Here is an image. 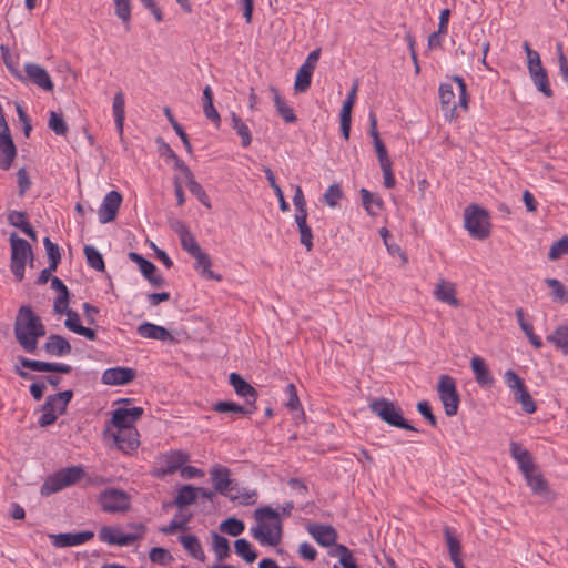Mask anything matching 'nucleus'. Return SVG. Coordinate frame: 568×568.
Segmentation results:
<instances>
[{
	"label": "nucleus",
	"mask_w": 568,
	"mask_h": 568,
	"mask_svg": "<svg viewBox=\"0 0 568 568\" xmlns=\"http://www.w3.org/2000/svg\"><path fill=\"white\" fill-rule=\"evenodd\" d=\"M65 486L59 475L58 471H55L53 475L49 476L42 484L40 488V494L44 497H49L52 494H55L62 489H64Z\"/></svg>",
	"instance_id": "37998d69"
},
{
	"label": "nucleus",
	"mask_w": 568,
	"mask_h": 568,
	"mask_svg": "<svg viewBox=\"0 0 568 568\" xmlns=\"http://www.w3.org/2000/svg\"><path fill=\"white\" fill-rule=\"evenodd\" d=\"M510 456L517 462L523 475L534 470L536 464L532 462L531 454L517 442H510Z\"/></svg>",
	"instance_id": "393cba45"
},
{
	"label": "nucleus",
	"mask_w": 568,
	"mask_h": 568,
	"mask_svg": "<svg viewBox=\"0 0 568 568\" xmlns=\"http://www.w3.org/2000/svg\"><path fill=\"white\" fill-rule=\"evenodd\" d=\"M527 485L531 488L532 493L535 495L546 497L549 495L550 490L548 487L547 480L544 478L542 474L539 471L537 465L535 466L534 470H530L527 473V475H524Z\"/></svg>",
	"instance_id": "c756f323"
},
{
	"label": "nucleus",
	"mask_w": 568,
	"mask_h": 568,
	"mask_svg": "<svg viewBox=\"0 0 568 568\" xmlns=\"http://www.w3.org/2000/svg\"><path fill=\"white\" fill-rule=\"evenodd\" d=\"M17 156V146L12 140L11 132L0 133V169L9 170Z\"/></svg>",
	"instance_id": "412c9836"
},
{
	"label": "nucleus",
	"mask_w": 568,
	"mask_h": 568,
	"mask_svg": "<svg viewBox=\"0 0 568 568\" xmlns=\"http://www.w3.org/2000/svg\"><path fill=\"white\" fill-rule=\"evenodd\" d=\"M232 128L241 136V145L247 148L252 143V134L250 128L242 121V119L235 113H231Z\"/></svg>",
	"instance_id": "a19ab883"
},
{
	"label": "nucleus",
	"mask_w": 568,
	"mask_h": 568,
	"mask_svg": "<svg viewBox=\"0 0 568 568\" xmlns=\"http://www.w3.org/2000/svg\"><path fill=\"white\" fill-rule=\"evenodd\" d=\"M263 172L265 173V176L270 183V186L274 190V192L278 199L280 210L282 212H287L290 210V205L284 199L283 191H282L281 186L276 183V179H275L273 171L268 166H264Z\"/></svg>",
	"instance_id": "49530a36"
},
{
	"label": "nucleus",
	"mask_w": 568,
	"mask_h": 568,
	"mask_svg": "<svg viewBox=\"0 0 568 568\" xmlns=\"http://www.w3.org/2000/svg\"><path fill=\"white\" fill-rule=\"evenodd\" d=\"M313 72L314 70L308 68V65L305 67L302 64L300 67L294 83V89L296 92H305L308 90L311 87Z\"/></svg>",
	"instance_id": "c03bdc74"
},
{
	"label": "nucleus",
	"mask_w": 568,
	"mask_h": 568,
	"mask_svg": "<svg viewBox=\"0 0 568 568\" xmlns=\"http://www.w3.org/2000/svg\"><path fill=\"white\" fill-rule=\"evenodd\" d=\"M94 537V532L91 530L78 531V532H61L51 535L52 545L57 548L73 547L84 544Z\"/></svg>",
	"instance_id": "f3484780"
},
{
	"label": "nucleus",
	"mask_w": 568,
	"mask_h": 568,
	"mask_svg": "<svg viewBox=\"0 0 568 568\" xmlns=\"http://www.w3.org/2000/svg\"><path fill=\"white\" fill-rule=\"evenodd\" d=\"M504 381L513 392L515 400L521 405V409L526 414H534L537 410V406L524 379L515 371L507 369L504 374Z\"/></svg>",
	"instance_id": "0eeeda50"
},
{
	"label": "nucleus",
	"mask_w": 568,
	"mask_h": 568,
	"mask_svg": "<svg viewBox=\"0 0 568 568\" xmlns=\"http://www.w3.org/2000/svg\"><path fill=\"white\" fill-rule=\"evenodd\" d=\"M83 252L90 267L99 272H103L105 270L104 258L97 247L85 245Z\"/></svg>",
	"instance_id": "79ce46f5"
},
{
	"label": "nucleus",
	"mask_w": 568,
	"mask_h": 568,
	"mask_svg": "<svg viewBox=\"0 0 568 568\" xmlns=\"http://www.w3.org/2000/svg\"><path fill=\"white\" fill-rule=\"evenodd\" d=\"M368 407L373 414L392 427L409 432H418L417 428L404 418L402 408L395 402L387 398H377L371 402Z\"/></svg>",
	"instance_id": "f03ea898"
},
{
	"label": "nucleus",
	"mask_w": 568,
	"mask_h": 568,
	"mask_svg": "<svg viewBox=\"0 0 568 568\" xmlns=\"http://www.w3.org/2000/svg\"><path fill=\"white\" fill-rule=\"evenodd\" d=\"M9 242L11 246L10 270L16 280L21 282L24 278L27 261L29 260V265L33 266L34 254L30 243L18 236L16 232L10 234Z\"/></svg>",
	"instance_id": "7ed1b4c3"
},
{
	"label": "nucleus",
	"mask_w": 568,
	"mask_h": 568,
	"mask_svg": "<svg viewBox=\"0 0 568 568\" xmlns=\"http://www.w3.org/2000/svg\"><path fill=\"white\" fill-rule=\"evenodd\" d=\"M138 430L136 429H121L118 428V432L113 434L114 442L116 447L123 453H129L131 450H135L139 447L138 440Z\"/></svg>",
	"instance_id": "cd10ccee"
},
{
	"label": "nucleus",
	"mask_w": 568,
	"mask_h": 568,
	"mask_svg": "<svg viewBox=\"0 0 568 568\" xmlns=\"http://www.w3.org/2000/svg\"><path fill=\"white\" fill-rule=\"evenodd\" d=\"M229 382L233 386L235 393L243 397L247 405L256 406V400L258 397L257 390L247 383L240 374L231 373L229 376Z\"/></svg>",
	"instance_id": "6ab92c4d"
},
{
	"label": "nucleus",
	"mask_w": 568,
	"mask_h": 568,
	"mask_svg": "<svg viewBox=\"0 0 568 568\" xmlns=\"http://www.w3.org/2000/svg\"><path fill=\"white\" fill-rule=\"evenodd\" d=\"M0 52L2 61L7 69L14 75V78L22 79V73L14 67L9 47L6 44H1Z\"/></svg>",
	"instance_id": "0e129e2a"
},
{
	"label": "nucleus",
	"mask_w": 568,
	"mask_h": 568,
	"mask_svg": "<svg viewBox=\"0 0 568 568\" xmlns=\"http://www.w3.org/2000/svg\"><path fill=\"white\" fill-rule=\"evenodd\" d=\"M58 473L65 488L77 484L85 476V471L81 465L61 468Z\"/></svg>",
	"instance_id": "58836bf2"
},
{
	"label": "nucleus",
	"mask_w": 568,
	"mask_h": 568,
	"mask_svg": "<svg viewBox=\"0 0 568 568\" xmlns=\"http://www.w3.org/2000/svg\"><path fill=\"white\" fill-rule=\"evenodd\" d=\"M452 80L457 84L459 91V101L458 105L464 110L468 108V93L467 85L464 79L459 75H453ZM439 99L442 104V110L446 113V116L450 119L457 118L456 110L457 103L455 102V92L450 83H442L439 85Z\"/></svg>",
	"instance_id": "20e7f679"
},
{
	"label": "nucleus",
	"mask_w": 568,
	"mask_h": 568,
	"mask_svg": "<svg viewBox=\"0 0 568 568\" xmlns=\"http://www.w3.org/2000/svg\"><path fill=\"white\" fill-rule=\"evenodd\" d=\"M7 222L19 229L22 232V227H27L29 223L28 213L26 211L10 210L7 214Z\"/></svg>",
	"instance_id": "6e6d98bb"
},
{
	"label": "nucleus",
	"mask_w": 568,
	"mask_h": 568,
	"mask_svg": "<svg viewBox=\"0 0 568 568\" xmlns=\"http://www.w3.org/2000/svg\"><path fill=\"white\" fill-rule=\"evenodd\" d=\"M464 226L473 239H487L490 235L488 211L477 204L468 205L464 212Z\"/></svg>",
	"instance_id": "39448f33"
},
{
	"label": "nucleus",
	"mask_w": 568,
	"mask_h": 568,
	"mask_svg": "<svg viewBox=\"0 0 568 568\" xmlns=\"http://www.w3.org/2000/svg\"><path fill=\"white\" fill-rule=\"evenodd\" d=\"M568 254V236L565 235L558 241L554 242L548 252V258L550 261H557L562 255Z\"/></svg>",
	"instance_id": "4d7b16f0"
},
{
	"label": "nucleus",
	"mask_w": 568,
	"mask_h": 568,
	"mask_svg": "<svg viewBox=\"0 0 568 568\" xmlns=\"http://www.w3.org/2000/svg\"><path fill=\"white\" fill-rule=\"evenodd\" d=\"M43 349L50 356L62 357L69 355L72 347L69 341L59 334H51L43 345Z\"/></svg>",
	"instance_id": "a878e982"
},
{
	"label": "nucleus",
	"mask_w": 568,
	"mask_h": 568,
	"mask_svg": "<svg viewBox=\"0 0 568 568\" xmlns=\"http://www.w3.org/2000/svg\"><path fill=\"white\" fill-rule=\"evenodd\" d=\"M162 460L164 466L156 470L155 476L158 477L171 475L176 470L182 469L183 465L190 460V456L185 452L173 450L169 454H165Z\"/></svg>",
	"instance_id": "a211bd4d"
},
{
	"label": "nucleus",
	"mask_w": 568,
	"mask_h": 568,
	"mask_svg": "<svg viewBox=\"0 0 568 568\" xmlns=\"http://www.w3.org/2000/svg\"><path fill=\"white\" fill-rule=\"evenodd\" d=\"M470 367L474 373L475 381L479 386H493L495 379L484 358L474 356L470 361Z\"/></svg>",
	"instance_id": "bb28decb"
},
{
	"label": "nucleus",
	"mask_w": 568,
	"mask_h": 568,
	"mask_svg": "<svg viewBox=\"0 0 568 568\" xmlns=\"http://www.w3.org/2000/svg\"><path fill=\"white\" fill-rule=\"evenodd\" d=\"M530 78L534 84L536 85L537 90L541 92L545 97L551 98L554 95V91L550 87L547 71H542L539 73L535 72V74H532Z\"/></svg>",
	"instance_id": "864d4df0"
},
{
	"label": "nucleus",
	"mask_w": 568,
	"mask_h": 568,
	"mask_svg": "<svg viewBox=\"0 0 568 568\" xmlns=\"http://www.w3.org/2000/svg\"><path fill=\"white\" fill-rule=\"evenodd\" d=\"M149 558L153 564L162 566H165L173 560V556L163 547H153L149 552Z\"/></svg>",
	"instance_id": "052dcab7"
},
{
	"label": "nucleus",
	"mask_w": 568,
	"mask_h": 568,
	"mask_svg": "<svg viewBox=\"0 0 568 568\" xmlns=\"http://www.w3.org/2000/svg\"><path fill=\"white\" fill-rule=\"evenodd\" d=\"M18 362L23 368L33 371V372H42L50 373V362H42L37 359L27 358L23 356L18 357Z\"/></svg>",
	"instance_id": "13d9d810"
},
{
	"label": "nucleus",
	"mask_w": 568,
	"mask_h": 568,
	"mask_svg": "<svg viewBox=\"0 0 568 568\" xmlns=\"http://www.w3.org/2000/svg\"><path fill=\"white\" fill-rule=\"evenodd\" d=\"M342 197L343 191L341 186L334 183L329 185L326 192L324 193L323 202L331 207H335Z\"/></svg>",
	"instance_id": "680f3d73"
},
{
	"label": "nucleus",
	"mask_w": 568,
	"mask_h": 568,
	"mask_svg": "<svg viewBox=\"0 0 568 568\" xmlns=\"http://www.w3.org/2000/svg\"><path fill=\"white\" fill-rule=\"evenodd\" d=\"M192 257L195 258V261H196L194 267L196 270L201 268V275L203 277H206L209 280L222 281V275L216 274L213 271H211L212 262H211V257L207 253H205L201 250Z\"/></svg>",
	"instance_id": "f704fd0d"
},
{
	"label": "nucleus",
	"mask_w": 568,
	"mask_h": 568,
	"mask_svg": "<svg viewBox=\"0 0 568 568\" xmlns=\"http://www.w3.org/2000/svg\"><path fill=\"white\" fill-rule=\"evenodd\" d=\"M359 195L363 206L368 215L376 216L383 209V200L377 194L369 192L367 189H361Z\"/></svg>",
	"instance_id": "2f4dec72"
},
{
	"label": "nucleus",
	"mask_w": 568,
	"mask_h": 568,
	"mask_svg": "<svg viewBox=\"0 0 568 568\" xmlns=\"http://www.w3.org/2000/svg\"><path fill=\"white\" fill-rule=\"evenodd\" d=\"M182 516V511H178L174 517L171 519L169 525L160 528V531L163 535H173L176 530L186 531L189 527H185L183 523L179 519Z\"/></svg>",
	"instance_id": "69168bd1"
},
{
	"label": "nucleus",
	"mask_w": 568,
	"mask_h": 568,
	"mask_svg": "<svg viewBox=\"0 0 568 568\" xmlns=\"http://www.w3.org/2000/svg\"><path fill=\"white\" fill-rule=\"evenodd\" d=\"M369 135L373 139L374 148L379 161L381 166H385L387 164H392V161L388 156L387 149L384 142L379 138V133L377 131V118L374 112H369Z\"/></svg>",
	"instance_id": "5701e85b"
},
{
	"label": "nucleus",
	"mask_w": 568,
	"mask_h": 568,
	"mask_svg": "<svg viewBox=\"0 0 568 568\" xmlns=\"http://www.w3.org/2000/svg\"><path fill=\"white\" fill-rule=\"evenodd\" d=\"M437 393L445 414L449 417L455 416L460 403L456 381L449 375H440L437 383Z\"/></svg>",
	"instance_id": "6e6552de"
},
{
	"label": "nucleus",
	"mask_w": 568,
	"mask_h": 568,
	"mask_svg": "<svg viewBox=\"0 0 568 568\" xmlns=\"http://www.w3.org/2000/svg\"><path fill=\"white\" fill-rule=\"evenodd\" d=\"M122 201L123 197L120 192H108L98 212L99 221L103 224L114 221L118 215L119 209L122 204Z\"/></svg>",
	"instance_id": "4468645a"
},
{
	"label": "nucleus",
	"mask_w": 568,
	"mask_h": 568,
	"mask_svg": "<svg viewBox=\"0 0 568 568\" xmlns=\"http://www.w3.org/2000/svg\"><path fill=\"white\" fill-rule=\"evenodd\" d=\"M181 246L184 251H186L191 256L195 255L199 251H201V247L195 240L194 235L190 232L185 235H182L180 237Z\"/></svg>",
	"instance_id": "338daca9"
},
{
	"label": "nucleus",
	"mask_w": 568,
	"mask_h": 568,
	"mask_svg": "<svg viewBox=\"0 0 568 568\" xmlns=\"http://www.w3.org/2000/svg\"><path fill=\"white\" fill-rule=\"evenodd\" d=\"M72 398L73 392L71 389L49 395L41 409L43 413H55L58 410L60 414H64Z\"/></svg>",
	"instance_id": "4be33fe9"
},
{
	"label": "nucleus",
	"mask_w": 568,
	"mask_h": 568,
	"mask_svg": "<svg viewBox=\"0 0 568 568\" xmlns=\"http://www.w3.org/2000/svg\"><path fill=\"white\" fill-rule=\"evenodd\" d=\"M45 326L43 325L40 316H36L34 328H33V337L31 338V344L29 348V354L39 355V339L45 335Z\"/></svg>",
	"instance_id": "5fc2aeb1"
},
{
	"label": "nucleus",
	"mask_w": 568,
	"mask_h": 568,
	"mask_svg": "<svg viewBox=\"0 0 568 568\" xmlns=\"http://www.w3.org/2000/svg\"><path fill=\"white\" fill-rule=\"evenodd\" d=\"M136 377V371L131 367L116 366L108 368L102 374V383L105 385H128Z\"/></svg>",
	"instance_id": "dca6fc26"
},
{
	"label": "nucleus",
	"mask_w": 568,
	"mask_h": 568,
	"mask_svg": "<svg viewBox=\"0 0 568 568\" xmlns=\"http://www.w3.org/2000/svg\"><path fill=\"white\" fill-rule=\"evenodd\" d=\"M444 536L446 539L448 552L450 556V560H456L460 558L462 555V545L458 538L452 532L449 527H445Z\"/></svg>",
	"instance_id": "3c124183"
},
{
	"label": "nucleus",
	"mask_w": 568,
	"mask_h": 568,
	"mask_svg": "<svg viewBox=\"0 0 568 568\" xmlns=\"http://www.w3.org/2000/svg\"><path fill=\"white\" fill-rule=\"evenodd\" d=\"M234 549L237 556H240L247 564H252L257 558V551L253 548L252 544L245 538H239L234 542Z\"/></svg>",
	"instance_id": "ea45409f"
},
{
	"label": "nucleus",
	"mask_w": 568,
	"mask_h": 568,
	"mask_svg": "<svg viewBox=\"0 0 568 568\" xmlns=\"http://www.w3.org/2000/svg\"><path fill=\"white\" fill-rule=\"evenodd\" d=\"M179 541L183 545L184 549L194 558L200 561L205 560V554L202 549L199 538L194 535H182Z\"/></svg>",
	"instance_id": "c9c22d12"
},
{
	"label": "nucleus",
	"mask_w": 568,
	"mask_h": 568,
	"mask_svg": "<svg viewBox=\"0 0 568 568\" xmlns=\"http://www.w3.org/2000/svg\"><path fill=\"white\" fill-rule=\"evenodd\" d=\"M132 527L139 529L141 534H122L110 526H103L99 531V538L109 545L129 546L141 539L146 531V526L141 523L133 524Z\"/></svg>",
	"instance_id": "9d476101"
},
{
	"label": "nucleus",
	"mask_w": 568,
	"mask_h": 568,
	"mask_svg": "<svg viewBox=\"0 0 568 568\" xmlns=\"http://www.w3.org/2000/svg\"><path fill=\"white\" fill-rule=\"evenodd\" d=\"M136 333L143 338L175 342L174 337L165 327L150 322L141 323L136 328Z\"/></svg>",
	"instance_id": "b1692460"
},
{
	"label": "nucleus",
	"mask_w": 568,
	"mask_h": 568,
	"mask_svg": "<svg viewBox=\"0 0 568 568\" xmlns=\"http://www.w3.org/2000/svg\"><path fill=\"white\" fill-rule=\"evenodd\" d=\"M308 534L323 547H331L335 545L337 539V531L333 526L315 524L307 527Z\"/></svg>",
	"instance_id": "aec40b11"
},
{
	"label": "nucleus",
	"mask_w": 568,
	"mask_h": 568,
	"mask_svg": "<svg viewBox=\"0 0 568 568\" xmlns=\"http://www.w3.org/2000/svg\"><path fill=\"white\" fill-rule=\"evenodd\" d=\"M211 479L215 491L223 496H229L235 489L237 483L230 478L231 470L222 465H214L210 469Z\"/></svg>",
	"instance_id": "ddd939ff"
},
{
	"label": "nucleus",
	"mask_w": 568,
	"mask_h": 568,
	"mask_svg": "<svg viewBox=\"0 0 568 568\" xmlns=\"http://www.w3.org/2000/svg\"><path fill=\"white\" fill-rule=\"evenodd\" d=\"M245 529L244 523L236 517H229L220 524V530L232 537L241 535Z\"/></svg>",
	"instance_id": "de8ad7c7"
},
{
	"label": "nucleus",
	"mask_w": 568,
	"mask_h": 568,
	"mask_svg": "<svg viewBox=\"0 0 568 568\" xmlns=\"http://www.w3.org/2000/svg\"><path fill=\"white\" fill-rule=\"evenodd\" d=\"M48 126L57 134V135H65L68 132V124L65 123L63 116L54 111L50 112V118L48 122Z\"/></svg>",
	"instance_id": "bf43d9fd"
},
{
	"label": "nucleus",
	"mask_w": 568,
	"mask_h": 568,
	"mask_svg": "<svg viewBox=\"0 0 568 568\" xmlns=\"http://www.w3.org/2000/svg\"><path fill=\"white\" fill-rule=\"evenodd\" d=\"M417 412L429 423L430 426L437 427V418L432 410V406L427 400H420L416 405Z\"/></svg>",
	"instance_id": "774afa93"
},
{
	"label": "nucleus",
	"mask_w": 568,
	"mask_h": 568,
	"mask_svg": "<svg viewBox=\"0 0 568 568\" xmlns=\"http://www.w3.org/2000/svg\"><path fill=\"white\" fill-rule=\"evenodd\" d=\"M545 283L547 284L548 287L552 290L551 297L554 301H557L559 303L568 302V291L559 280L546 278Z\"/></svg>",
	"instance_id": "8fccbe9b"
},
{
	"label": "nucleus",
	"mask_w": 568,
	"mask_h": 568,
	"mask_svg": "<svg viewBox=\"0 0 568 568\" xmlns=\"http://www.w3.org/2000/svg\"><path fill=\"white\" fill-rule=\"evenodd\" d=\"M112 111L114 115V122L116 130L120 135L123 134V125L125 119V99L124 93L120 90L114 94Z\"/></svg>",
	"instance_id": "72a5a7b5"
},
{
	"label": "nucleus",
	"mask_w": 568,
	"mask_h": 568,
	"mask_svg": "<svg viewBox=\"0 0 568 568\" xmlns=\"http://www.w3.org/2000/svg\"><path fill=\"white\" fill-rule=\"evenodd\" d=\"M271 92L273 93V100L276 108V111L278 115L286 122V123H294L297 120L296 114L294 113L293 109L290 108L284 99L281 97L278 90L271 85L270 87Z\"/></svg>",
	"instance_id": "473e14b6"
},
{
	"label": "nucleus",
	"mask_w": 568,
	"mask_h": 568,
	"mask_svg": "<svg viewBox=\"0 0 568 568\" xmlns=\"http://www.w3.org/2000/svg\"><path fill=\"white\" fill-rule=\"evenodd\" d=\"M101 510L108 514L124 513L130 509V496L120 488H106L98 496Z\"/></svg>",
	"instance_id": "1a4fd4ad"
},
{
	"label": "nucleus",
	"mask_w": 568,
	"mask_h": 568,
	"mask_svg": "<svg viewBox=\"0 0 568 568\" xmlns=\"http://www.w3.org/2000/svg\"><path fill=\"white\" fill-rule=\"evenodd\" d=\"M434 296L436 300L454 307L459 306V300L456 297L455 284L450 282H446L444 280L439 281L434 291Z\"/></svg>",
	"instance_id": "7c9ffc66"
},
{
	"label": "nucleus",
	"mask_w": 568,
	"mask_h": 568,
	"mask_svg": "<svg viewBox=\"0 0 568 568\" xmlns=\"http://www.w3.org/2000/svg\"><path fill=\"white\" fill-rule=\"evenodd\" d=\"M128 257L139 265L142 275L153 287H163L166 285V281L162 275L158 274V267L153 262L136 252H129Z\"/></svg>",
	"instance_id": "f8f14e48"
},
{
	"label": "nucleus",
	"mask_w": 568,
	"mask_h": 568,
	"mask_svg": "<svg viewBox=\"0 0 568 568\" xmlns=\"http://www.w3.org/2000/svg\"><path fill=\"white\" fill-rule=\"evenodd\" d=\"M546 339L557 349L561 351L562 354H568V325H559Z\"/></svg>",
	"instance_id": "4c0bfd02"
},
{
	"label": "nucleus",
	"mask_w": 568,
	"mask_h": 568,
	"mask_svg": "<svg viewBox=\"0 0 568 568\" xmlns=\"http://www.w3.org/2000/svg\"><path fill=\"white\" fill-rule=\"evenodd\" d=\"M285 394L287 396V400L285 403V406L290 410H297L301 409V402L297 395V390L294 384L290 383L285 387Z\"/></svg>",
	"instance_id": "e2e57ef3"
},
{
	"label": "nucleus",
	"mask_w": 568,
	"mask_h": 568,
	"mask_svg": "<svg viewBox=\"0 0 568 568\" xmlns=\"http://www.w3.org/2000/svg\"><path fill=\"white\" fill-rule=\"evenodd\" d=\"M144 410L142 407L116 408L112 413L111 423L114 427L121 429H136L133 425L142 417Z\"/></svg>",
	"instance_id": "2eb2a0df"
},
{
	"label": "nucleus",
	"mask_w": 568,
	"mask_h": 568,
	"mask_svg": "<svg viewBox=\"0 0 568 568\" xmlns=\"http://www.w3.org/2000/svg\"><path fill=\"white\" fill-rule=\"evenodd\" d=\"M255 519L260 523L252 528V535L262 544L277 546L282 539V523L280 514L270 506L261 507L254 511Z\"/></svg>",
	"instance_id": "f257e3e1"
},
{
	"label": "nucleus",
	"mask_w": 568,
	"mask_h": 568,
	"mask_svg": "<svg viewBox=\"0 0 568 568\" xmlns=\"http://www.w3.org/2000/svg\"><path fill=\"white\" fill-rule=\"evenodd\" d=\"M197 490L199 489L192 485H182L178 490L173 504L180 509L194 504L197 499Z\"/></svg>",
	"instance_id": "e433bc0d"
},
{
	"label": "nucleus",
	"mask_w": 568,
	"mask_h": 568,
	"mask_svg": "<svg viewBox=\"0 0 568 568\" xmlns=\"http://www.w3.org/2000/svg\"><path fill=\"white\" fill-rule=\"evenodd\" d=\"M24 72L26 74H22V79H19L21 82H31L47 92L53 91V81L43 67L30 62L24 65Z\"/></svg>",
	"instance_id": "9b49d317"
},
{
	"label": "nucleus",
	"mask_w": 568,
	"mask_h": 568,
	"mask_svg": "<svg viewBox=\"0 0 568 568\" xmlns=\"http://www.w3.org/2000/svg\"><path fill=\"white\" fill-rule=\"evenodd\" d=\"M212 542H213V550L219 560L226 559L231 554L230 542L229 540L219 535L217 532H212Z\"/></svg>",
	"instance_id": "a18cd8bd"
},
{
	"label": "nucleus",
	"mask_w": 568,
	"mask_h": 568,
	"mask_svg": "<svg viewBox=\"0 0 568 568\" xmlns=\"http://www.w3.org/2000/svg\"><path fill=\"white\" fill-rule=\"evenodd\" d=\"M36 316L37 314L32 311L31 306L22 305L18 310L14 321V337L21 348L27 353H29L30 341L33 337Z\"/></svg>",
	"instance_id": "423d86ee"
},
{
	"label": "nucleus",
	"mask_w": 568,
	"mask_h": 568,
	"mask_svg": "<svg viewBox=\"0 0 568 568\" xmlns=\"http://www.w3.org/2000/svg\"><path fill=\"white\" fill-rule=\"evenodd\" d=\"M212 408L214 412L221 414H240L250 416L257 409V406H250L247 404L240 405L231 400H220L214 403Z\"/></svg>",
	"instance_id": "c85d7f7f"
},
{
	"label": "nucleus",
	"mask_w": 568,
	"mask_h": 568,
	"mask_svg": "<svg viewBox=\"0 0 568 568\" xmlns=\"http://www.w3.org/2000/svg\"><path fill=\"white\" fill-rule=\"evenodd\" d=\"M114 13L121 19L126 30H130L131 21V0H113Z\"/></svg>",
	"instance_id": "09e8293b"
},
{
	"label": "nucleus",
	"mask_w": 568,
	"mask_h": 568,
	"mask_svg": "<svg viewBox=\"0 0 568 568\" xmlns=\"http://www.w3.org/2000/svg\"><path fill=\"white\" fill-rule=\"evenodd\" d=\"M189 191L207 209H211L210 199L203 186L195 180L194 175L186 180Z\"/></svg>",
	"instance_id": "603ef678"
}]
</instances>
